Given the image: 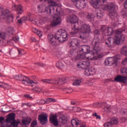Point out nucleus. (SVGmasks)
Masks as SVG:
<instances>
[{
    "instance_id": "nucleus-1",
    "label": "nucleus",
    "mask_w": 127,
    "mask_h": 127,
    "mask_svg": "<svg viewBox=\"0 0 127 127\" xmlns=\"http://www.w3.org/2000/svg\"><path fill=\"white\" fill-rule=\"evenodd\" d=\"M108 0H91L90 4L94 8H98L100 7L104 10H107L109 12V15L112 20L118 21L119 16L118 13L115 11L116 9V5L114 3H109L108 4H103L105 2H107Z\"/></svg>"
},
{
    "instance_id": "nucleus-2",
    "label": "nucleus",
    "mask_w": 127,
    "mask_h": 127,
    "mask_svg": "<svg viewBox=\"0 0 127 127\" xmlns=\"http://www.w3.org/2000/svg\"><path fill=\"white\" fill-rule=\"evenodd\" d=\"M92 44H94L93 45L94 50L90 52V54H86L85 55V53H80L78 54L75 58V61L78 60H85L87 59L88 60H93L94 58V55L98 54L99 51L101 50V48L99 45H100V38L98 37H95L94 39Z\"/></svg>"
},
{
    "instance_id": "nucleus-3",
    "label": "nucleus",
    "mask_w": 127,
    "mask_h": 127,
    "mask_svg": "<svg viewBox=\"0 0 127 127\" xmlns=\"http://www.w3.org/2000/svg\"><path fill=\"white\" fill-rule=\"evenodd\" d=\"M67 32L63 29L58 31L55 36L52 34H49L48 36V39L50 41V44L53 46L57 45V40L59 42H64L67 40Z\"/></svg>"
},
{
    "instance_id": "nucleus-4",
    "label": "nucleus",
    "mask_w": 127,
    "mask_h": 127,
    "mask_svg": "<svg viewBox=\"0 0 127 127\" xmlns=\"http://www.w3.org/2000/svg\"><path fill=\"white\" fill-rule=\"evenodd\" d=\"M123 31H126V29H119L115 31V39L114 40L113 38H108L107 41L105 42V44L107 45L108 47H111L113 43H116V44H122L124 43L126 38L125 36L122 33Z\"/></svg>"
},
{
    "instance_id": "nucleus-5",
    "label": "nucleus",
    "mask_w": 127,
    "mask_h": 127,
    "mask_svg": "<svg viewBox=\"0 0 127 127\" xmlns=\"http://www.w3.org/2000/svg\"><path fill=\"white\" fill-rule=\"evenodd\" d=\"M13 79L16 80V81H21L22 84L27 86L28 85H31V84H38V82H35L33 80H30L28 77L22 74H15L13 75Z\"/></svg>"
},
{
    "instance_id": "nucleus-6",
    "label": "nucleus",
    "mask_w": 127,
    "mask_h": 127,
    "mask_svg": "<svg viewBox=\"0 0 127 127\" xmlns=\"http://www.w3.org/2000/svg\"><path fill=\"white\" fill-rule=\"evenodd\" d=\"M40 1H44L45 2H47V3H50V5L47 6L46 7V12L48 14H52L54 15L55 14V9L56 11L57 12L58 10V8L56 7V2L54 1L53 0H40Z\"/></svg>"
},
{
    "instance_id": "nucleus-7",
    "label": "nucleus",
    "mask_w": 127,
    "mask_h": 127,
    "mask_svg": "<svg viewBox=\"0 0 127 127\" xmlns=\"http://www.w3.org/2000/svg\"><path fill=\"white\" fill-rule=\"evenodd\" d=\"M80 30L81 32V34L80 35L79 38L82 40L86 39V38L89 36V34L92 32L91 27L87 24L81 25Z\"/></svg>"
},
{
    "instance_id": "nucleus-8",
    "label": "nucleus",
    "mask_w": 127,
    "mask_h": 127,
    "mask_svg": "<svg viewBox=\"0 0 127 127\" xmlns=\"http://www.w3.org/2000/svg\"><path fill=\"white\" fill-rule=\"evenodd\" d=\"M42 82L47 83V84H51V85L60 86L63 85V84H65V83H67V80L66 78H62L58 79H42Z\"/></svg>"
},
{
    "instance_id": "nucleus-9",
    "label": "nucleus",
    "mask_w": 127,
    "mask_h": 127,
    "mask_svg": "<svg viewBox=\"0 0 127 127\" xmlns=\"http://www.w3.org/2000/svg\"><path fill=\"white\" fill-rule=\"evenodd\" d=\"M121 59L120 55H117L113 58H109L105 61V64L106 66H112L113 65H118V61Z\"/></svg>"
},
{
    "instance_id": "nucleus-10",
    "label": "nucleus",
    "mask_w": 127,
    "mask_h": 127,
    "mask_svg": "<svg viewBox=\"0 0 127 127\" xmlns=\"http://www.w3.org/2000/svg\"><path fill=\"white\" fill-rule=\"evenodd\" d=\"M38 120L40 121L41 125L44 126L46 125L48 122V115L45 113H42L38 116Z\"/></svg>"
},
{
    "instance_id": "nucleus-11",
    "label": "nucleus",
    "mask_w": 127,
    "mask_h": 127,
    "mask_svg": "<svg viewBox=\"0 0 127 127\" xmlns=\"http://www.w3.org/2000/svg\"><path fill=\"white\" fill-rule=\"evenodd\" d=\"M91 65L90 61H80L77 64L78 68H81V69H87Z\"/></svg>"
},
{
    "instance_id": "nucleus-12",
    "label": "nucleus",
    "mask_w": 127,
    "mask_h": 127,
    "mask_svg": "<svg viewBox=\"0 0 127 127\" xmlns=\"http://www.w3.org/2000/svg\"><path fill=\"white\" fill-rule=\"evenodd\" d=\"M114 81L115 82H119V83H123V84H127V76L117 75L114 78Z\"/></svg>"
},
{
    "instance_id": "nucleus-13",
    "label": "nucleus",
    "mask_w": 127,
    "mask_h": 127,
    "mask_svg": "<svg viewBox=\"0 0 127 127\" xmlns=\"http://www.w3.org/2000/svg\"><path fill=\"white\" fill-rule=\"evenodd\" d=\"M101 30L102 32H106V35L107 36H110V35H112L114 33V30H113L112 27H108L107 29L106 26H103L101 28Z\"/></svg>"
},
{
    "instance_id": "nucleus-14",
    "label": "nucleus",
    "mask_w": 127,
    "mask_h": 127,
    "mask_svg": "<svg viewBox=\"0 0 127 127\" xmlns=\"http://www.w3.org/2000/svg\"><path fill=\"white\" fill-rule=\"evenodd\" d=\"M73 24V27L71 30L72 34H77L79 32V29H80V27L81 25L79 24V22H76L72 23Z\"/></svg>"
},
{
    "instance_id": "nucleus-15",
    "label": "nucleus",
    "mask_w": 127,
    "mask_h": 127,
    "mask_svg": "<svg viewBox=\"0 0 127 127\" xmlns=\"http://www.w3.org/2000/svg\"><path fill=\"white\" fill-rule=\"evenodd\" d=\"M86 4L85 0H79L75 4V6L79 9H83L86 7Z\"/></svg>"
},
{
    "instance_id": "nucleus-16",
    "label": "nucleus",
    "mask_w": 127,
    "mask_h": 127,
    "mask_svg": "<svg viewBox=\"0 0 127 127\" xmlns=\"http://www.w3.org/2000/svg\"><path fill=\"white\" fill-rule=\"evenodd\" d=\"M90 48L89 45H82L80 48L79 51L85 54H90Z\"/></svg>"
},
{
    "instance_id": "nucleus-17",
    "label": "nucleus",
    "mask_w": 127,
    "mask_h": 127,
    "mask_svg": "<svg viewBox=\"0 0 127 127\" xmlns=\"http://www.w3.org/2000/svg\"><path fill=\"white\" fill-rule=\"evenodd\" d=\"M50 122L54 126V127H58V120L56 115H52L50 117Z\"/></svg>"
},
{
    "instance_id": "nucleus-18",
    "label": "nucleus",
    "mask_w": 127,
    "mask_h": 127,
    "mask_svg": "<svg viewBox=\"0 0 127 127\" xmlns=\"http://www.w3.org/2000/svg\"><path fill=\"white\" fill-rule=\"evenodd\" d=\"M79 46V41L77 39H72L70 42L69 47L73 49H76Z\"/></svg>"
},
{
    "instance_id": "nucleus-19",
    "label": "nucleus",
    "mask_w": 127,
    "mask_h": 127,
    "mask_svg": "<svg viewBox=\"0 0 127 127\" xmlns=\"http://www.w3.org/2000/svg\"><path fill=\"white\" fill-rule=\"evenodd\" d=\"M61 24V18L60 17L56 18L54 16V20L51 24V26L54 27V26H57Z\"/></svg>"
},
{
    "instance_id": "nucleus-20",
    "label": "nucleus",
    "mask_w": 127,
    "mask_h": 127,
    "mask_svg": "<svg viewBox=\"0 0 127 127\" xmlns=\"http://www.w3.org/2000/svg\"><path fill=\"white\" fill-rule=\"evenodd\" d=\"M44 4H39L37 6V10L39 13H42L43 12H46V8Z\"/></svg>"
},
{
    "instance_id": "nucleus-21",
    "label": "nucleus",
    "mask_w": 127,
    "mask_h": 127,
    "mask_svg": "<svg viewBox=\"0 0 127 127\" xmlns=\"http://www.w3.org/2000/svg\"><path fill=\"white\" fill-rule=\"evenodd\" d=\"M13 10H16L17 11H19L18 13L21 14L22 12H23V10L22 9V6L21 5L18 4L17 6L16 5H14V6L12 7Z\"/></svg>"
},
{
    "instance_id": "nucleus-22",
    "label": "nucleus",
    "mask_w": 127,
    "mask_h": 127,
    "mask_svg": "<svg viewBox=\"0 0 127 127\" xmlns=\"http://www.w3.org/2000/svg\"><path fill=\"white\" fill-rule=\"evenodd\" d=\"M15 120V115L14 114H10L8 115V117L6 119V123H12Z\"/></svg>"
},
{
    "instance_id": "nucleus-23",
    "label": "nucleus",
    "mask_w": 127,
    "mask_h": 127,
    "mask_svg": "<svg viewBox=\"0 0 127 127\" xmlns=\"http://www.w3.org/2000/svg\"><path fill=\"white\" fill-rule=\"evenodd\" d=\"M68 21L71 24H73V23H75L77 22V21H78V17L75 15L72 16H68Z\"/></svg>"
},
{
    "instance_id": "nucleus-24",
    "label": "nucleus",
    "mask_w": 127,
    "mask_h": 127,
    "mask_svg": "<svg viewBox=\"0 0 127 127\" xmlns=\"http://www.w3.org/2000/svg\"><path fill=\"white\" fill-rule=\"evenodd\" d=\"M71 123L72 127H78V126H80V121L78 119L71 120Z\"/></svg>"
},
{
    "instance_id": "nucleus-25",
    "label": "nucleus",
    "mask_w": 127,
    "mask_h": 127,
    "mask_svg": "<svg viewBox=\"0 0 127 127\" xmlns=\"http://www.w3.org/2000/svg\"><path fill=\"white\" fill-rule=\"evenodd\" d=\"M4 16H6V20L8 23H10L13 21V17L9 14V13H7V14L4 15Z\"/></svg>"
},
{
    "instance_id": "nucleus-26",
    "label": "nucleus",
    "mask_w": 127,
    "mask_h": 127,
    "mask_svg": "<svg viewBox=\"0 0 127 127\" xmlns=\"http://www.w3.org/2000/svg\"><path fill=\"white\" fill-rule=\"evenodd\" d=\"M7 13H9V10H4L3 8L0 7V15H6Z\"/></svg>"
},
{
    "instance_id": "nucleus-27",
    "label": "nucleus",
    "mask_w": 127,
    "mask_h": 127,
    "mask_svg": "<svg viewBox=\"0 0 127 127\" xmlns=\"http://www.w3.org/2000/svg\"><path fill=\"white\" fill-rule=\"evenodd\" d=\"M0 87L3 88V89H6V90H8V89H10V86H9L7 83L0 82Z\"/></svg>"
},
{
    "instance_id": "nucleus-28",
    "label": "nucleus",
    "mask_w": 127,
    "mask_h": 127,
    "mask_svg": "<svg viewBox=\"0 0 127 127\" xmlns=\"http://www.w3.org/2000/svg\"><path fill=\"white\" fill-rule=\"evenodd\" d=\"M56 65V67H57L58 69H60L61 70H63V69L65 68V65L61 62H57Z\"/></svg>"
},
{
    "instance_id": "nucleus-29",
    "label": "nucleus",
    "mask_w": 127,
    "mask_h": 127,
    "mask_svg": "<svg viewBox=\"0 0 127 127\" xmlns=\"http://www.w3.org/2000/svg\"><path fill=\"white\" fill-rule=\"evenodd\" d=\"M6 32L10 35H13V34H14V33L15 32V31L14 30L13 27H9L7 28Z\"/></svg>"
},
{
    "instance_id": "nucleus-30",
    "label": "nucleus",
    "mask_w": 127,
    "mask_h": 127,
    "mask_svg": "<svg viewBox=\"0 0 127 127\" xmlns=\"http://www.w3.org/2000/svg\"><path fill=\"white\" fill-rule=\"evenodd\" d=\"M69 57L74 58L72 59V60H74L76 61V57H75V53L74 52V49H72V50L69 51V52L68 53Z\"/></svg>"
},
{
    "instance_id": "nucleus-31",
    "label": "nucleus",
    "mask_w": 127,
    "mask_h": 127,
    "mask_svg": "<svg viewBox=\"0 0 127 127\" xmlns=\"http://www.w3.org/2000/svg\"><path fill=\"white\" fill-rule=\"evenodd\" d=\"M110 123L112 126H116V125L119 124V119L117 118H113L111 120Z\"/></svg>"
},
{
    "instance_id": "nucleus-32",
    "label": "nucleus",
    "mask_w": 127,
    "mask_h": 127,
    "mask_svg": "<svg viewBox=\"0 0 127 127\" xmlns=\"http://www.w3.org/2000/svg\"><path fill=\"white\" fill-rule=\"evenodd\" d=\"M59 121L61 124H66L67 121H68V119L66 117L62 116L60 118Z\"/></svg>"
},
{
    "instance_id": "nucleus-33",
    "label": "nucleus",
    "mask_w": 127,
    "mask_h": 127,
    "mask_svg": "<svg viewBox=\"0 0 127 127\" xmlns=\"http://www.w3.org/2000/svg\"><path fill=\"white\" fill-rule=\"evenodd\" d=\"M31 123V120L30 119H24L22 120V124L24 126H27Z\"/></svg>"
},
{
    "instance_id": "nucleus-34",
    "label": "nucleus",
    "mask_w": 127,
    "mask_h": 127,
    "mask_svg": "<svg viewBox=\"0 0 127 127\" xmlns=\"http://www.w3.org/2000/svg\"><path fill=\"white\" fill-rule=\"evenodd\" d=\"M105 104L106 103H99L96 102L93 104V107H94V108H100V107H103V106H104Z\"/></svg>"
},
{
    "instance_id": "nucleus-35",
    "label": "nucleus",
    "mask_w": 127,
    "mask_h": 127,
    "mask_svg": "<svg viewBox=\"0 0 127 127\" xmlns=\"http://www.w3.org/2000/svg\"><path fill=\"white\" fill-rule=\"evenodd\" d=\"M81 82V79H76L72 83V85L73 86H80Z\"/></svg>"
},
{
    "instance_id": "nucleus-36",
    "label": "nucleus",
    "mask_w": 127,
    "mask_h": 127,
    "mask_svg": "<svg viewBox=\"0 0 127 127\" xmlns=\"http://www.w3.org/2000/svg\"><path fill=\"white\" fill-rule=\"evenodd\" d=\"M19 123H20L19 121L16 122L15 120H14V121L11 122L10 127H17Z\"/></svg>"
},
{
    "instance_id": "nucleus-37",
    "label": "nucleus",
    "mask_w": 127,
    "mask_h": 127,
    "mask_svg": "<svg viewBox=\"0 0 127 127\" xmlns=\"http://www.w3.org/2000/svg\"><path fill=\"white\" fill-rule=\"evenodd\" d=\"M87 18L89 21H94L95 16L92 14H89L88 15H87Z\"/></svg>"
},
{
    "instance_id": "nucleus-38",
    "label": "nucleus",
    "mask_w": 127,
    "mask_h": 127,
    "mask_svg": "<svg viewBox=\"0 0 127 127\" xmlns=\"http://www.w3.org/2000/svg\"><path fill=\"white\" fill-rule=\"evenodd\" d=\"M121 74L122 75H127V67H125L121 69Z\"/></svg>"
},
{
    "instance_id": "nucleus-39",
    "label": "nucleus",
    "mask_w": 127,
    "mask_h": 127,
    "mask_svg": "<svg viewBox=\"0 0 127 127\" xmlns=\"http://www.w3.org/2000/svg\"><path fill=\"white\" fill-rule=\"evenodd\" d=\"M96 16L97 18H101V17H103V16H104V13L101 12V10H99L97 12Z\"/></svg>"
},
{
    "instance_id": "nucleus-40",
    "label": "nucleus",
    "mask_w": 127,
    "mask_h": 127,
    "mask_svg": "<svg viewBox=\"0 0 127 127\" xmlns=\"http://www.w3.org/2000/svg\"><path fill=\"white\" fill-rule=\"evenodd\" d=\"M121 115H127V109L123 108L120 110Z\"/></svg>"
},
{
    "instance_id": "nucleus-41",
    "label": "nucleus",
    "mask_w": 127,
    "mask_h": 127,
    "mask_svg": "<svg viewBox=\"0 0 127 127\" xmlns=\"http://www.w3.org/2000/svg\"><path fill=\"white\" fill-rule=\"evenodd\" d=\"M89 71V73H90V75H94L95 74V68L91 67L88 69Z\"/></svg>"
},
{
    "instance_id": "nucleus-42",
    "label": "nucleus",
    "mask_w": 127,
    "mask_h": 127,
    "mask_svg": "<svg viewBox=\"0 0 127 127\" xmlns=\"http://www.w3.org/2000/svg\"><path fill=\"white\" fill-rule=\"evenodd\" d=\"M30 127H37V121H33L31 124Z\"/></svg>"
},
{
    "instance_id": "nucleus-43",
    "label": "nucleus",
    "mask_w": 127,
    "mask_h": 127,
    "mask_svg": "<svg viewBox=\"0 0 127 127\" xmlns=\"http://www.w3.org/2000/svg\"><path fill=\"white\" fill-rule=\"evenodd\" d=\"M33 91H35V92H40L42 91V88L39 87H36L35 88H33Z\"/></svg>"
},
{
    "instance_id": "nucleus-44",
    "label": "nucleus",
    "mask_w": 127,
    "mask_h": 127,
    "mask_svg": "<svg viewBox=\"0 0 127 127\" xmlns=\"http://www.w3.org/2000/svg\"><path fill=\"white\" fill-rule=\"evenodd\" d=\"M12 40L13 41H14L15 42H18V41H19V37H18V36H15V37H13L12 38ZM12 40H11V41L10 42V43H11L12 42Z\"/></svg>"
},
{
    "instance_id": "nucleus-45",
    "label": "nucleus",
    "mask_w": 127,
    "mask_h": 127,
    "mask_svg": "<svg viewBox=\"0 0 127 127\" xmlns=\"http://www.w3.org/2000/svg\"><path fill=\"white\" fill-rule=\"evenodd\" d=\"M47 102H48V103H55L56 100L53 98H48L47 99Z\"/></svg>"
},
{
    "instance_id": "nucleus-46",
    "label": "nucleus",
    "mask_w": 127,
    "mask_h": 127,
    "mask_svg": "<svg viewBox=\"0 0 127 127\" xmlns=\"http://www.w3.org/2000/svg\"><path fill=\"white\" fill-rule=\"evenodd\" d=\"M0 37L2 38V39H5L6 38V34L5 33H0Z\"/></svg>"
},
{
    "instance_id": "nucleus-47",
    "label": "nucleus",
    "mask_w": 127,
    "mask_h": 127,
    "mask_svg": "<svg viewBox=\"0 0 127 127\" xmlns=\"http://www.w3.org/2000/svg\"><path fill=\"white\" fill-rule=\"evenodd\" d=\"M84 75H85V76H90L91 73H90V71L89 70V69L85 68V70L84 71Z\"/></svg>"
},
{
    "instance_id": "nucleus-48",
    "label": "nucleus",
    "mask_w": 127,
    "mask_h": 127,
    "mask_svg": "<svg viewBox=\"0 0 127 127\" xmlns=\"http://www.w3.org/2000/svg\"><path fill=\"white\" fill-rule=\"evenodd\" d=\"M24 97L26 98V99H28L29 100H33V97L31 96L30 95L25 94L24 95Z\"/></svg>"
},
{
    "instance_id": "nucleus-49",
    "label": "nucleus",
    "mask_w": 127,
    "mask_h": 127,
    "mask_svg": "<svg viewBox=\"0 0 127 127\" xmlns=\"http://www.w3.org/2000/svg\"><path fill=\"white\" fill-rule=\"evenodd\" d=\"M104 126L105 127H113L110 122L105 123Z\"/></svg>"
},
{
    "instance_id": "nucleus-50",
    "label": "nucleus",
    "mask_w": 127,
    "mask_h": 127,
    "mask_svg": "<svg viewBox=\"0 0 127 127\" xmlns=\"http://www.w3.org/2000/svg\"><path fill=\"white\" fill-rule=\"evenodd\" d=\"M65 91H66V93H72L73 92V89L71 88H64Z\"/></svg>"
},
{
    "instance_id": "nucleus-51",
    "label": "nucleus",
    "mask_w": 127,
    "mask_h": 127,
    "mask_svg": "<svg viewBox=\"0 0 127 127\" xmlns=\"http://www.w3.org/2000/svg\"><path fill=\"white\" fill-rule=\"evenodd\" d=\"M24 19H25V17H22L20 19H18L17 20L18 23H19V24H20V23H22V21H23Z\"/></svg>"
},
{
    "instance_id": "nucleus-52",
    "label": "nucleus",
    "mask_w": 127,
    "mask_h": 127,
    "mask_svg": "<svg viewBox=\"0 0 127 127\" xmlns=\"http://www.w3.org/2000/svg\"><path fill=\"white\" fill-rule=\"evenodd\" d=\"M127 57H126L123 61H122V65H127Z\"/></svg>"
},
{
    "instance_id": "nucleus-53",
    "label": "nucleus",
    "mask_w": 127,
    "mask_h": 127,
    "mask_svg": "<svg viewBox=\"0 0 127 127\" xmlns=\"http://www.w3.org/2000/svg\"><path fill=\"white\" fill-rule=\"evenodd\" d=\"M36 33L39 37H41V36H42V32H41V31L38 30V32Z\"/></svg>"
},
{
    "instance_id": "nucleus-54",
    "label": "nucleus",
    "mask_w": 127,
    "mask_h": 127,
    "mask_svg": "<svg viewBox=\"0 0 127 127\" xmlns=\"http://www.w3.org/2000/svg\"><path fill=\"white\" fill-rule=\"evenodd\" d=\"M32 31H33V32H34V33H37L38 30H37V29H36V28H32Z\"/></svg>"
},
{
    "instance_id": "nucleus-55",
    "label": "nucleus",
    "mask_w": 127,
    "mask_h": 127,
    "mask_svg": "<svg viewBox=\"0 0 127 127\" xmlns=\"http://www.w3.org/2000/svg\"><path fill=\"white\" fill-rule=\"evenodd\" d=\"M94 32L95 33V34H96V35H98V34H100V31L98 29H96L94 31Z\"/></svg>"
},
{
    "instance_id": "nucleus-56",
    "label": "nucleus",
    "mask_w": 127,
    "mask_h": 127,
    "mask_svg": "<svg viewBox=\"0 0 127 127\" xmlns=\"http://www.w3.org/2000/svg\"><path fill=\"white\" fill-rule=\"evenodd\" d=\"M45 103H46V101H45L43 99H41L40 101V104L41 105H44L45 104Z\"/></svg>"
},
{
    "instance_id": "nucleus-57",
    "label": "nucleus",
    "mask_w": 127,
    "mask_h": 127,
    "mask_svg": "<svg viewBox=\"0 0 127 127\" xmlns=\"http://www.w3.org/2000/svg\"><path fill=\"white\" fill-rule=\"evenodd\" d=\"M103 57H104V55H103V54H100L99 55H98L97 59H100V58H103Z\"/></svg>"
},
{
    "instance_id": "nucleus-58",
    "label": "nucleus",
    "mask_w": 127,
    "mask_h": 127,
    "mask_svg": "<svg viewBox=\"0 0 127 127\" xmlns=\"http://www.w3.org/2000/svg\"><path fill=\"white\" fill-rule=\"evenodd\" d=\"M71 2H73L74 4H76L80 0H70Z\"/></svg>"
},
{
    "instance_id": "nucleus-59",
    "label": "nucleus",
    "mask_w": 127,
    "mask_h": 127,
    "mask_svg": "<svg viewBox=\"0 0 127 127\" xmlns=\"http://www.w3.org/2000/svg\"><path fill=\"white\" fill-rule=\"evenodd\" d=\"M35 65H38L39 66H41L42 67H44L45 66V64H37V63H35Z\"/></svg>"
},
{
    "instance_id": "nucleus-60",
    "label": "nucleus",
    "mask_w": 127,
    "mask_h": 127,
    "mask_svg": "<svg viewBox=\"0 0 127 127\" xmlns=\"http://www.w3.org/2000/svg\"><path fill=\"white\" fill-rule=\"evenodd\" d=\"M124 7L125 9H127V0L124 3Z\"/></svg>"
},
{
    "instance_id": "nucleus-61",
    "label": "nucleus",
    "mask_w": 127,
    "mask_h": 127,
    "mask_svg": "<svg viewBox=\"0 0 127 127\" xmlns=\"http://www.w3.org/2000/svg\"><path fill=\"white\" fill-rule=\"evenodd\" d=\"M4 121V117H0V124H2V121Z\"/></svg>"
},
{
    "instance_id": "nucleus-62",
    "label": "nucleus",
    "mask_w": 127,
    "mask_h": 127,
    "mask_svg": "<svg viewBox=\"0 0 127 127\" xmlns=\"http://www.w3.org/2000/svg\"><path fill=\"white\" fill-rule=\"evenodd\" d=\"M31 40L33 42H36V39H35L34 37H32Z\"/></svg>"
},
{
    "instance_id": "nucleus-63",
    "label": "nucleus",
    "mask_w": 127,
    "mask_h": 127,
    "mask_svg": "<svg viewBox=\"0 0 127 127\" xmlns=\"http://www.w3.org/2000/svg\"><path fill=\"white\" fill-rule=\"evenodd\" d=\"M18 54L19 55H22V52L20 51V50H18Z\"/></svg>"
},
{
    "instance_id": "nucleus-64",
    "label": "nucleus",
    "mask_w": 127,
    "mask_h": 127,
    "mask_svg": "<svg viewBox=\"0 0 127 127\" xmlns=\"http://www.w3.org/2000/svg\"><path fill=\"white\" fill-rule=\"evenodd\" d=\"M92 116L93 117H97L98 116V114H97V113H94L92 114Z\"/></svg>"
}]
</instances>
